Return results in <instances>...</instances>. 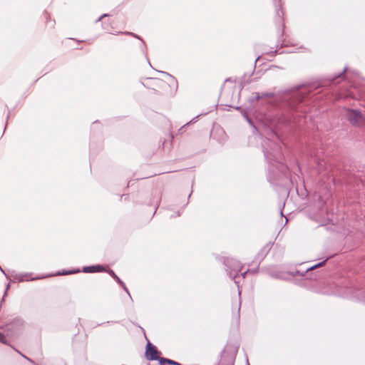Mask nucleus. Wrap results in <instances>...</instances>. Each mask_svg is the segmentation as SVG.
Listing matches in <instances>:
<instances>
[{
  "label": "nucleus",
  "instance_id": "1",
  "mask_svg": "<svg viewBox=\"0 0 365 365\" xmlns=\"http://www.w3.org/2000/svg\"><path fill=\"white\" fill-rule=\"evenodd\" d=\"M349 120L354 125L361 126L365 125V116L358 110H349L346 113Z\"/></svg>",
  "mask_w": 365,
  "mask_h": 365
},
{
  "label": "nucleus",
  "instance_id": "2",
  "mask_svg": "<svg viewBox=\"0 0 365 365\" xmlns=\"http://www.w3.org/2000/svg\"><path fill=\"white\" fill-rule=\"evenodd\" d=\"M145 354V358L148 360H159L160 359V357H159V352L156 347L152 345L149 341L147 344Z\"/></svg>",
  "mask_w": 365,
  "mask_h": 365
},
{
  "label": "nucleus",
  "instance_id": "3",
  "mask_svg": "<svg viewBox=\"0 0 365 365\" xmlns=\"http://www.w3.org/2000/svg\"><path fill=\"white\" fill-rule=\"evenodd\" d=\"M227 265L231 269H232L237 272L241 271L242 265L239 262H237L236 260H234V259L227 260Z\"/></svg>",
  "mask_w": 365,
  "mask_h": 365
},
{
  "label": "nucleus",
  "instance_id": "4",
  "mask_svg": "<svg viewBox=\"0 0 365 365\" xmlns=\"http://www.w3.org/2000/svg\"><path fill=\"white\" fill-rule=\"evenodd\" d=\"M110 275L123 288V289L130 295V293L125 287L124 282L115 274L113 270H109Z\"/></svg>",
  "mask_w": 365,
  "mask_h": 365
},
{
  "label": "nucleus",
  "instance_id": "5",
  "mask_svg": "<svg viewBox=\"0 0 365 365\" xmlns=\"http://www.w3.org/2000/svg\"><path fill=\"white\" fill-rule=\"evenodd\" d=\"M159 362L161 365H163L165 363L171 364V365H182V364H179L178 362H176L175 361H173V360L168 359H165V358H160L159 359Z\"/></svg>",
  "mask_w": 365,
  "mask_h": 365
},
{
  "label": "nucleus",
  "instance_id": "6",
  "mask_svg": "<svg viewBox=\"0 0 365 365\" xmlns=\"http://www.w3.org/2000/svg\"><path fill=\"white\" fill-rule=\"evenodd\" d=\"M83 271L85 272H95V267L94 266L86 267L83 268Z\"/></svg>",
  "mask_w": 365,
  "mask_h": 365
},
{
  "label": "nucleus",
  "instance_id": "7",
  "mask_svg": "<svg viewBox=\"0 0 365 365\" xmlns=\"http://www.w3.org/2000/svg\"><path fill=\"white\" fill-rule=\"evenodd\" d=\"M326 261H327V259H325L324 261H323V262H320V263H319L317 264H315V265L311 267L308 270H312V269H314L315 268H317V267L323 266L325 264Z\"/></svg>",
  "mask_w": 365,
  "mask_h": 365
},
{
  "label": "nucleus",
  "instance_id": "8",
  "mask_svg": "<svg viewBox=\"0 0 365 365\" xmlns=\"http://www.w3.org/2000/svg\"><path fill=\"white\" fill-rule=\"evenodd\" d=\"M95 267V272H101V271H103L104 269L102 266L101 265H96V266H94Z\"/></svg>",
  "mask_w": 365,
  "mask_h": 365
},
{
  "label": "nucleus",
  "instance_id": "9",
  "mask_svg": "<svg viewBox=\"0 0 365 365\" xmlns=\"http://www.w3.org/2000/svg\"><path fill=\"white\" fill-rule=\"evenodd\" d=\"M0 341H1L4 344H6V341L5 340V336L1 333H0Z\"/></svg>",
  "mask_w": 365,
  "mask_h": 365
},
{
  "label": "nucleus",
  "instance_id": "10",
  "mask_svg": "<svg viewBox=\"0 0 365 365\" xmlns=\"http://www.w3.org/2000/svg\"><path fill=\"white\" fill-rule=\"evenodd\" d=\"M161 81H158V80H154L153 81V84H158V83H160Z\"/></svg>",
  "mask_w": 365,
  "mask_h": 365
},
{
  "label": "nucleus",
  "instance_id": "11",
  "mask_svg": "<svg viewBox=\"0 0 365 365\" xmlns=\"http://www.w3.org/2000/svg\"><path fill=\"white\" fill-rule=\"evenodd\" d=\"M232 277L235 279V283H238V282H237V281H236V277H237V276H236V275H234V276H233V277Z\"/></svg>",
  "mask_w": 365,
  "mask_h": 365
},
{
  "label": "nucleus",
  "instance_id": "12",
  "mask_svg": "<svg viewBox=\"0 0 365 365\" xmlns=\"http://www.w3.org/2000/svg\"><path fill=\"white\" fill-rule=\"evenodd\" d=\"M247 274V272H244V273L242 274L243 277H245V274Z\"/></svg>",
  "mask_w": 365,
  "mask_h": 365
},
{
  "label": "nucleus",
  "instance_id": "13",
  "mask_svg": "<svg viewBox=\"0 0 365 365\" xmlns=\"http://www.w3.org/2000/svg\"><path fill=\"white\" fill-rule=\"evenodd\" d=\"M9 284L7 285L6 290L9 289Z\"/></svg>",
  "mask_w": 365,
  "mask_h": 365
}]
</instances>
